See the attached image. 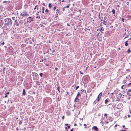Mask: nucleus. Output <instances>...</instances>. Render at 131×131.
<instances>
[{"instance_id":"obj_10","label":"nucleus","mask_w":131,"mask_h":131,"mask_svg":"<svg viewBox=\"0 0 131 131\" xmlns=\"http://www.w3.org/2000/svg\"><path fill=\"white\" fill-rule=\"evenodd\" d=\"M128 41L127 40L125 42V45L126 46H127L128 45V44L127 43Z\"/></svg>"},{"instance_id":"obj_20","label":"nucleus","mask_w":131,"mask_h":131,"mask_svg":"<svg viewBox=\"0 0 131 131\" xmlns=\"http://www.w3.org/2000/svg\"><path fill=\"white\" fill-rule=\"evenodd\" d=\"M80 93L79 92H78L77 95V97H78L79 95H80Z\"/></svg>"},{"instance_id":"obj_27","label":"nucleus","mask_w":131,"mask_h":131,"mask_svg":"<svg viewBox=\"0 0 131 131\" xmlns=\"http://www.w3.org/2000/svg\"><path fill=\"white\" fill-rule=\"evenodd\" d=\"M22 122L21 121L19 122V124H20L22 123Z\"/></svg>"},{"instance_id":"obj_4","label":"nucleus","mask_w":131,"mask_h":131,"mask_svg":"<svg viewBox=\"0 0 131 131\" xmlns=\"http://www.w3.org/2000/svg\"><path fill=\"white\" fill-rule=\"evenodd\" d=\"M28 19H31V20H29V21H28V20H27V22H28L29 23H30V22H31V21H33V18L32 19L31 18V17H28Z\"/></svg>"},{"instance_id":"obj_39","label":"nucleus","mask_w":131,"mask_h":131,"mask_svg":"<svg viewBox=\"0 0 131 131\" xmlns=\"http://www.w3.org/2000/svg\"><path fill=\"white\" fill-rule=\"evenodd\" d=\"M9 92H8L6 93V94L7 95L9 94Z\"/></svg>"},{"instance_id":"obj_55","label":"nucleus","mask_w":131,"mask_h":131,"mask_svg":"<svg viewBox=\"0 0 131 131\" xmlns=\"http://www.w3.org/2000/svg\"><path fill=\"white\" fill-rule=\"evenodd\" d=\"M125 127V126L124 125H123V128H124Z\"/></svg>"},{"instance_id":"obj_11","label":"nucleus","mask_w":131,"mask_h":131,"mask_svg":"<svg viewBox=\"0 0 131 131\" xmlns=\"http://www.w3.org/2000/svg\"><path fill=\"white\" fill-rule=\"evenodd\" d=\"M131 92V89H129L128 90V91L127 92V94L128 95H129L130 93L129 92Z\"/></svg>"},{"instance_id":"obj_28","label":"nucleus","mask_w":131,"mask_h":131,"mask_svg":"<svg viewBox=\"0 0 131 131\" xmlns=\"http://www.w3.org/2000/svg\"><path fill=\"white\" fill-rule=\"evenodd\" d=\"M12 19L13 20H15V17H12Z\"/></svg>"},{"instance_id":"obj_57","label":"nucleus","mask_w":131,"mask_h":131,"mask_svg":"<svg viewBox=\"0 0 131 131\" xmlns=\"http://www.w3.org/2000/svg\"><path fill=\"white\" fill-rule=\"evenodd\" d=\"M68 125V124H65V125L66 126H67V125Z\"/></svg>"},{"instance_id":"obj_42","label":"nucleus","mask_w":131,"mask_h":131,"mask_svg":"<svg viewBox=\"0 0 131 131\" xmlns=\"http://www.w3.org/2000/svg\"><path fill=\"white\" fill-rule=\"evenodd\" d=\"M37 6L36 5V6H35V7H34V9H35H35H36V7Z\"/></svg>"},{"instance_id":"obj_46","label":"nucleus","mask_w":131,"mask_h":131,"mask_svg":"<svg viewBox=\"0 0 131 131\" xmlns=\"http://www.w3.org/2000/svg\"><path fill=\"white\" fill-rule=\"evenodd\" d=\"M58 69V68H55V69L56 70H57Z\"/></svg>"},{"instance_id":"obj_60","label":"nucleus","mask_w":131,"mask_h":131,"mask_svg":"<svg viewBox=\"0 0 131 131\" xmlns=\"http://www.w3.org/2000/svg\"><path fill=\"white\" fill-rule=\"evenodd\" d=\"M79 10L80 11V13H81V10Z\"/></svg>"},{"instance_id":"obj_9","label":"nucleus","mask_w":131,"mask_h":131,"mask_svg":"<svg viewBox=\"0 0 131 131\" xmlns=\"http://www.w3.org/2000/svg\"><path fill=\"white\" fill-rule=\"evenodd\" d=\"M103 23L105 25L107 24V21L105 20H103Z\"/></svg>"},{"instance_id":"obj_63","label":"nucleus","mask_w":131,"mask_h":131,"mask_svg":"<svg viewBox=\"0 0 131 131\" xmlns=\"http://www.w3.org/2000/svg\"><path fill=\"white\" fill-rule=\"evenodd\" d=\"M64 0H62V2H64Z\"/></svg>"},{"instance_id":"obj_37","label":"nucleus","mask_w":131,"mask_h":131,"mask_svg":"<svg viewBox=\"0 0 131 131\" xmlns=\"http://www.w3.org/2000/svg\"><path fill=\"white\" fill-rule=\"evenodd\" d=\"M128 116L129 118L130 117V115H128Z\"/></svg>"},{"instance_id":"obj_30","label":"nucleus","mask_w":131,"mask_h":131,"mask_svg":"<svg viewBox=\"0 0 131 131\" xmlns=\"http://www.w3.org/2000/svg\"><path fill=\"white\" fill-rule=\"evenodd\" d=\"M128 86H131V83H130L129 84Z\"/></svg>"},{"instance_id":"obj_33","label":"nucleus","mask_w":131,"mask_h":131,"mask_svg":"<svg viewBox=\"0 0 131 131\" xmlns=\"http://www.w3.org/2000/svg\"><path fill=\"white\" fill-rule=\"evenodd\" d=\"M41 12V11H40L39 12H37V13L36 14V15H38V14H39V12Z\"/></svg>"},{"instance_id":"obj_43","label":"nucleus","mask_w":131,"mask_h":131,"mask_svg":"<svg viewBox=\"0 0 131 131\" xmlns=\"http://www.w3.org/2000/svg\"><path fill=\"white\" fill-rule=\"evenodd\" d=\"M106 17H104V19L105 20H106Z\"/></svg>"},{"instance_id":"obj_24","label":"nucleus","mask_w":131,"mask_h":131,"mask_svg":"<svg viewBox=\"0 0 131 131\" xmlns=\"http://www.w3.org/2000/svg\"><path fill=\"white\" fill-rule=\"evenodd\" d=\"M45 10V8L44 7H42V10L44 11Z\"/></svg>"},{"instance_id":"obj_25","label":"nucleus","mask_w":131,"mask_h":131,"mask_svg":"<svg viewBox=\"0 0 131 131\" xmlns=\"http://www.w3.org/2000/svg\"><path fill=\"white\" fill-rule=\"evenodd\" d=\"M24 13L25 16V15L27 14V12L25 11H24Z\"/></svg>"},{"instance_id":"obj_32","label":"nucleus","mask_w":131,"mask_h":131,"mask_svg":"<svg viewBox=\"0 0 131 131\" xmlns=\"http://www.w3.org/2000/svg\"><path fill=\"white\" fill-rule=\"evenodd\" d=\"M56 9V6H55L53 8V9L54 10H55Z\"/></svg>"},{"instance_id":"obj_21","label":"nucleus","mask_w":131,"mask_h":131,"mask_svg":"<svg viewBox=\"0 0 131 131\" xmlns=\"http://www.w3.org/2000/svg\"><path fill=\"white\" fill-rule=\"evenodd\" d=\"M69 5H68L67 6H65L64 7V8H69Z\"/></svg>"},{"instance_id":"obj_7","label":"nucleus","mask_w":131,"mask_h":131,"mask_svg":"<svg viewBox=\"0 0 131 131\" xmlns=\"http://www.w3.org/2000/svg\"><path fill=\"white\" fill-rule=\"evenodd\" d=\"M22 94L24 95H25L26 94V91L24 89L23 90V92L22 93Z\"/></svg>"},{"instance_id":"obj_64","label":"nucleus","mask_w":131,"mask_h":131,"mask_svg":"<svg viewBox=\"0 0 131 131\" xmlns=\"http://www.w3.org/2000/svg\"><path fill=\"white\" fill-rule=\"evenodd\" d=\"M44 13V12L43 11L42 12V13Z\"/></svg>"},{"instance_id":"obj_34","label":"nucleus","mask_w":131,"mask_h":131,"mask_svg":"<svg viewBox=\"0 0 131 131\" xmlns=\"http://www.w3.org/2000/svg\"><path fill=\"white\" fill-rule=\"evenodd\" d=\"M39 18V19H40V17H39H39L37 16V17H36V18Z\"/></svg>"},{"instance_id":"obj_61","label":"nucleus","mask_w":131,"mask_h":131,"mask_svg":"<svg viewBox=\"0 0 131 131\" xmlns=\"http://www.w3.org/2000/svg\"><path fill=\"white\" fill-rule=\"evenodd\" d=\"M117 6L118 7H119V5H117Z\"/></svg>"},{"instance_id":"obj_14","label":"nucleus","mask_w":131,"mask_h":131,"mask_svg":"<svg viewBox=\"0 0 131 131\" xmlns=\"http://www.w3.org/2000/svg\"><path fill=\"white\" fill-rule=\"evenodd\" d=\"M48 6L49 8H51V6L50 3H49V4Z\"/></svg>"},{"instance_id":"obj_54","label":"nucleus","mask_w":131,"mask_h":131,"mask_svg":"<svg viewBox=\"0 0 131 131\" xmlns=\"http://www.w3.org/2000/svg\"><path fill=\"white\" fill-rule=\"evenodd\" d=\"M58 10H58V9H57L56 10V11H57V12H58Z\"/></svg>"},{"instance_id":"obj_36","label":"nucleus","mask_w":131,"mask_h":131,"mask_svg":"<svg viewBox=\"0 0 131 131\" xmlns=\"http://www.w3.org/2000/svg\"><path fill=\"white\" fill-rule=\"evenodd\" d=\"M43 59H42L41 60H40V62H43Z\"/></svg>"},{"instance_id":"obj_52","label":"nucleus","mask_w":131,"mask_h":131,"mask_svg":"<svg viewBox=\"0 0 131 131\" xmlns=\"http://www.w3.org/2000/svg\"><path fill=\"white\" fill-rule=\"evenodd\" d=\"M73 129H71L70 130V131H73Z\"/></svg>"},{"instance_id":"obj_15","label":"nucleus","mask_w":131,"mask_h":131,"mask_svg":"<svg viewBox=\"0 0 131 131\" xmlns=\"http://www.w3.org/2000/svg\"><path fill=\"white\" fill-rule=\"evenodd\" d=\"M131 51L129 49L127 51V52L128 53H130L131 52Z\"/></svg>"},{"instance_id":"obj_19","label":"nucleus","mask_w":131,"mask_h":131,"mask_svg":"<svg viewBox=\"0 0 131 131\" xmlns=\"http://www.w3.org/2000/svg\"><path fill=\"white\" fill-rule=\"evenodd\" d=\"M108 102V101L107 100V99L105 100V103H107Z\"/></svg>"},{"instance_id":"obj_18","label":"nucleus","mask_w":131,"mask_h":131,"mask_svg":"<svg viewBox=\"0 0 131 131\" xmlns=\"http://www.w3.org/2000/svg\"><path fill=\"white\" fill-rule=\"evenodd\" d=\"M49 12V10H48L47 9H46V10H45V12H46L47 13V12Z\"/></svg>"},{"instance_id":"obj_17","label":"nucleus","mask_w":131,"mask_h":131,"mask_svg":"<svg viewBox=\"0 0 131 131\" xmlns=\"http://www.w3.org/2000/svg\"><path fill=\"white\" fill-rule=\"evenodd\" d=\"M39 75L41 77H42V76L43 74L41 73H40Z\"/></svg>"},{"instance_id":"obj_44","label":"nucleus","mask_w":131,"mask_h":131,"mask_svg":"<svg viewBox=\"0 0 131 131\" xmlns=\"http://www.w3.org/2000/svg\"><path fill=\"white\" fill-rule=\"evenodd\" d=\"M55 52V50H53L52 51V53H53V52Z\"/></svg>"},{"instance_id":"obj_48","label":"nucleus","mask_w":131,"mask_h":131,"mask_svg":"<svg viewBox=\"0 0 131 131\" xmlns=\"http://www.w3.org/2000/svg\"><path fill=\"white\" fill-rule=\"evenodd\" d=\"M67 127L68 128H70V126H68Z\"/></svg>"},{"instance_id":"obj_50","label":"nucleus","mask_w":131,"mask_h":131,"mask_svg":"<svg viewBox=\"0 0 131 131\" xmlns=\"http://www.w3.org/2000/svg\"><path fill=\"white\" fill-rule=\"evenodd\" d=\"M129 109H130V110H129L130 112V113H131V110H130V108Z\"/></svg>"},{"instance_id":"obj_22","label":"nucleus","mask_w":131,"mask_h":131,"mask_svg":"<svg viewBox=\"0 0 131 131\" xmlns=\"http://www.w3.org/2000/svg\"><path fill=\"white\" fill-rule=\"evenodd\" d=\"M122 20L123 22H124V18H123L122 19Z\"/></svg>"},{"instance_id":"obj_47","label":"nucleus","mask_w":131,"mask_h":131,"mask_svg":"<svg viewBox=\"0 0 131 131\" xmlns=\"http://www.w3.org/2000/svg\"><path fill=\"white\" fill-rule=\"evenodd\" d=\"M107 115V114H105L104 115V116H106Z\"/></svg>"},{"instance_id":"obj_53","label":"nucleus","mask_w":131,"mask_h":131,"mask_svg":"<svg viewBox=\"0 0 131 131\" xmlns=\"http://www.w3.org/2000/svg\"><path fill=\"white\" fill-rule=\"evenodd\" d=\"M42 4L43 5H45V3H43Z\"/></svg>"},{"instance_id":"obj_8","label":"nucleus","mask_w":131,"mask_h":131,"mask_svg":"<svg viewBox=\"0 0 131 131\" xmlns=\"http://www.w3.org/2000/svg\"><path fill=\"white\" fill-rule=\"evenodd\" d=\"M93 128L94 130H96V131H97L98 130V128L96 126H94L93 127Z\"/></svg>"},{"instance_id":"obj_26","label":"nucleus","mask_w":131,"mask_h":131,"mask_svg":"<svg viewBox=\"0 0 131 131\" xmlns=\"http://www.w3.org/2000/svg\"><path fill=\"white\" fill-rule=\"evenodd\" d=\"M29 15L27 13L25 15V16H28Z\"/></svg>"},{"instance_id":"obj_2","label":"nucleus","mask_w":131,"mask_h":131,"mask_svg":"<svg viewBox=\"0 0 131 131\" xmlns=\"http://www.w3.org/2000/svg\"><path fill=\"white\" fill-rule=\"evenodd\" d=\"M102 95V93L101 92L99 94V95L98 96H97V100L96 101H97V102H98L100 100V99L101 97V96Z\"/></svg>"},{"instance_id":"obj_56","label":"nucleus","mask_w":131,"mask_h":131,"mask_svg":"<svg viewBox=\"0 0 131 131\" xmlns=\"http://www.w3.org/2000/svg\"><path fill=\"white\" fill-rule=\"evenodd\" d=\"M95 102H96V101H95L94 102V103H96Z\"/></svg>"},{"instance_id":"obj_51","label":"nucleus","mask_w":131,"mask_h":131,"mask_svg":"<svg viewBox=\"0 0 131 131\" xmlns=\"http://www.w3.org/2000/svg\"><path fill=\"white\" fill-rule=\"evenodd\" d=\"M123 86H124V85H123L122 86H121V88H122V89H123Z\"/></svg>"},{"instance_id":"obj_45","label":"nucleus","mask_w":131,"mask_h":131,"mask_svg":"<svg viewBox=\"0 0 131 131\" xmlns=\"http://www.w3.org/2000/svg\"><path fill=\"white\" fill-rule=\"evenodd\" d=\"M65 8H64H64H63V9H62V10H63V11H64V10H65Z\"/></svg>"},{"instance_id":"obj_49","label":"nucleus","mask_w":131,"mask_h":131,"mask_svg":"<svg viewBox=\"0 0 131 131\" xmlns=\"http://www.w3.org/2000/svg\"><path fill=\"white\" fill-rule=\"evenodd\" d=\"M128 36H127L126 37H125V38H124V39H125L127 37H128Z\"/></svg>"},{"instance_id":"obj_59","label":"nucleus","mask_w":131,"mask_h":131,"mask_svg":"<svg viewBox=\"0 0 131 131\" xmlns=\"http://www.w3.org/2000/svg\"><path fill=\"white\" fill-rule=\"evenodd\" d=\"M83 125L84 126H86V124H84Z\"/></svg>"},{"instance_id":"obj_3","label":"nucleus","mask_w":131,"mask_h":131,"mask_svg":"<svg viewBox=\"0 0 131 131\" xmlns=\"http://www.w3.org/2000/svg\"><path fill=\"white\" fill-rule=\"evenodd\" d=\"M104 30V29L103 28V27H101V28H99L97 30V31L99 30L101 32L102 31H103Z\"/></svg>"},{"instance_id":"obj_38","label":"nucleus","mask_w":131,"mask_h":131,"mask_svg":"<svg viewBox=\"0 0 131 131\" xmlns=\"http://www.w3.org/2000/svg\"><path fill=\"white\" fill-rule=\"evenodd\" d=\"M64 116H63L62 117V119H64Z\"/></svg>"},{"instance_id":"obj_41","label":"nucleus","mask_w":131,"mask_h":131,"mask_svg":"<svg viewBox=\"0 0 131 131\" xmlns=\"http://www.w3.org/2000/svg\"><path fill=\"white\" fill-rule=\"evenodd\" d=\"M129 2H127L126 3V4H127V5H128L129 4Z\"/></svg>"},{"instance_id":"obj_1","label":"nucleus","mask_w":131,"mask_h":131,"mask_svg":"<svg viewBox=\"0 0 131 131\" xmlns=\"http://www.w3.org/2000/svg\"><path fill=\"white\" fill-rule=\"evenodd\" d=\"M4 21L5 22V26H8L10 24L11 25H12V23L11 19L9 18H6L4 19Z\"/></svg>"},{"instance_id":"obj_29","label":"nucleus","mask_w":131,"mask_h":131,"mask_svg":"<svg viewBox=\"0 0 131 131\" xmlns=\"http://www.w3.org/2000/svg\"><path fill=\"white\" fill-rule=\"evenodd\" d=\"M5 68H3V72H4L5 71Z\"/></svg>"},{"instance_id":"obj_58","label":"nucleus","mask_w":131,"mask_h":131,"mask_svg":"<svg viewBox=\"0 0 131 131\" xmlns=\"http://www.w3.org/2000/svg\"><path fill=\"white\" fill-rule=\"evenodd\" d=\"M46 65L47 66L49 65L48 64H46Z\"/></svg>"},{"instance_id":"obj_5","label":"nucleus","mask_w":131,"mask_h":131,"mask_svg":"<svg viewBox=\"0 0 131 131\" xmlns=\"http://www.w3.org/2000/svg\"><path fill=\"white\" fill-rule=\"evenodd\" d=\"M15 23H14L15 25L17 26H19V24L18 23V22L16 20H15Z\"/></svg>"},{"instance_id":"obj_16","label":"nucleus","mask_w":131,"mask_h":131,"mask_svg":"<svg viewBox=\"0 0 131 131\" xmlns=\"http://www.w3.org/2000/svg\"><path fill=\"white\" fill-rule=\"evenodd\" d=\"M60 87H58L57 88V90H58V91L59 92H60Z\"/></svg>"},{"instance_id":"obj_62","label":"nucleus","mask_w":131,"mask_h":131,"mask_svg":"<svg viewBox=\"0 0 131 131\" xmlns=\"http://www.w3.org/2000/svg\"><path fill=\"white\" fill-rule=\"evenodd\" d=\"M16 130H18V128H16Z\"/></svg>"},{"instance_id":"obj_13","label":"nucleus","mask_w":131,"mask_h":131,"mask_svg":"<svg viewBox=\"0 0 131 131\" xmlns=\"http://www.w3.org/2000/svg\"><path fill=\"white\" fill-rule=\"evenodd\" d=\"M112 13L113 14H115V10L114 9H113L112 10Z\"/></svg>"},{"instance_id":"obj_35","label":"nucleus","mask_w":131,"mask_h":131,"mask_svg":"<svg viewBox=\"0 0 131 131\" xmlns=\"http://www.w3.org/2000/svg\"><path fill=\"white\" fill-rule=\"evenodd\" d=\"M88 30V29L86 28H85V31H86L87 30Z\"/></svg>"},{"instance_id":"obj_40","label":"nucleus","mask_w":131,"mask_h":131,"mask_svg":"<svg viewBox=\"0 0 131 131\" xmlns=\"http://www.w3.org/2000/svg\"><path fill=\"white\" fill-rule=\"evenodd\" d=\"M5 44V43L4 42H3L2 43V45H4Z\"/></svg>"},{"instance_id":"obj_31","label":"nucleus","mask_w":131,"mask_h":131,"mask_svg":"<svg viewBox=\"0 0 131 131\" xmlns=\"http://www.w3.org/2000/svg\"><path fill=\"white\" fill-rule=\"evenodd\" d=\"M7 95L6 94L5 95V97H4L5 98H6V97H7Z\"/></svg>"},{"instance_id":"obj_6","label":"nucleus","mask_w":131,"mask_h":131,"mask_svg":"<svg viewBox=\"0 0 131 131\" xmlns=\"http://www.w3.org/2000/svg\"><path fill=\"white\" fill-rule=\"evenodd\" d=\"M20 16H23L24 17L25 16L24 15V11H23L22 13H21L20 14Z\"/></svg>"},{"instance_id":"obj_23","label":"nucleus","mask_w":131,"mask_h":131,"mask_svg":"<svg viewBox=\"0 0 131 131\" xmlns=\"http://www.w3.org/2000/svg\"><path fill=\"white\" fill-rule=\"evenodd\" d=\"M79 88V86H77L76 88L75 89L77 90Z\"/></svg>"},{"instance_id":"obj_12","label":"nucleus","mask_w":131,"mask_h":131,"mask_svg":"<svg viewBox=\"0 0 131 131\" xmlns=\"http://www.w3.org/2000/svg\"><path fill=\"white\" fill-rule=\"evenodd\" d=\"M74 102H79V99L77 97L75 99Z\"/></svg>"}]
</instances>
